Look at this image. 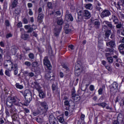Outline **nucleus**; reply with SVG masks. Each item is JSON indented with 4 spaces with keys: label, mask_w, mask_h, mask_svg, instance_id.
<instances>
[{
    "label": "nucleus",
    "mask_w": 124,
    "mask_h": 124,
    "mask_svg": "<svg viewBox=\"0 0 124 124\" xmlns=\"http://www.w3.org/2000/svg\"><path fill=\"white\" fill-rule=\"evenodd\" d=\"M16 105V106H21V105H24V106H28L29 105V103L25 102L23 104L19 102L17 100V99L16 97H10L9 96L7 99V101L6 104L8 107H11L13 104Z\"/></svg>",
    "instance_id": "1"
},
{
    "label": "nucleus",
    "mask_w": 124,
    "mask_h": 124,
    "mask_svg": "<svg viewBox=\"0 0 124 124\" xmlns=\"http://www.w3.org/2000/svg\"><path fill=\"white\" fill-rule=\"evenodd\" d=\"M57 25L54 29V35L56 37H58L60 35V32L62 29V25H63V19L62 17H58L56 19Z\"/></svg>",
    "instance_id": "2"
},
{
    "label": "nucleus",
    "mask_w": 124,
    "mask_h": 124,
    "mask_svg": "<svg viewBox=\"0 0 124 124\" xmlns=\"http://www.w3.org/2000/svg\"><path fill=\"white\" fill-rule=\"evenodd\" d=\"M38 110L40 111L42 114H46V113L48 112V110H49V106H48L47 102L45 101L40 102Z\"/></svg>",
    "instance_id": "3"
},
{
    "label": "nucleus",
    "mask_w": 124,
    "mask_h": 124,
    "mask_svg": "<svg viewBox=\"0 0 124 124\" xmlns=\"http://www.w3.org/2000/svg\"><path fill=\"white\" fill-rule=\"evenodd\" d=\"M78 16L83 17L84 19H90V18L92 17L91 13L87 10H85L82 11H80L79 13H78Z\"/></svg>",
    "instance_id": "4"
},
{
    "label": "nucleus",
    "mask_w": 124,
    "mask_h": 124,
    "mask_svg": "<svg viewBox=\"0 0 124 124\" xmlns=\"http://www.w3.org/2000/svg\"><path fill=\"white\" fill-rule=\"evenodd\" d=\"M23 95L25 97V100L28 102V103H30L31 101V99H32V97L31 96V92L29 90H26L24 92Z\"/></svg>",
    "instance_id": "5"
},
{
    "label": "nucleus",
    "mask_w": 124,
    "mask_h": 124,
    "mask_svg": "<svg viewBox=\"0 0 124 124\" xmlns=\"http://www.w3.org/2000/svg\"><path fill=\"white\" fill-rule=\"evenodd\" d=\"M24 29H25V30H28L27 31V33H31L33 31L36 30V26L35 25H25Z\"/></svg>",
    "instance_id": "6"
},
{
    "label": "nucleus",
    "mask_w": 124,
    "mask_h": 124,
    "mask_svg": "<svg viewBox=\"0 0 124 124\" xmlns=\"http://www.w3.org/2000/svg\"><path fill=\"white\" fill-rule=\"evenodd\" d=\"M44 64L47 67V69L49 70H51L52 69V65H51V63H50V61L48 60V57H45L43 60Z\"/></svg>",
    "instance_id": "7"
},
{
    "label": "nucleus",
    "mask_w": 124,
    "mask_h": 124,
    "mask_svg": "<svg viewBox=\"0 0 124 124\" xmlns=\"http://www.w3.org/2000/svg\"><path fill=\"white\" fill-rule=\"evenodd\" d=\"M111 15V12L109 10H103L101 14V17L102 18H104L105 17H109Z\"/></svg>",
    "instance_id": "8"
},
{
    "label": "nucleus",
    "mask_w": 124,
    "mask_h": 124,
    "mask_svg": "<svg viewBox=\"0 0 124 124\" xmlns=\"http://www.w3.org/2000/svg\"><path fill=\"white\" fill-rule=\"evenodd\" d=\"M45 78L47 80H54L55 79V76L53 74V73L48 72L46 74Z\"/></svg>",
    "instance_id": "9"
},
{
    "label": "nucleus",
    "mask_w": 124,
    "mask_h": 124,
    "mask_svg": "<svg viewBox=\"0 0 124 124\" xmlns=\"http://www.w3.org/2000/svg\"><path fill=\"white\" fill-rule=\"evenodd\" d=\"M8 65L13 66V63L9 60H6L4 63V67L9 70L10 69V67H8Z\"/></svg>",
    "instance_id": "10"
},
{
    "label": "nucleus",
    "mask_w": 124,
    "mask_h": 124,
    "mask_svg": "<svg viewBox=\"0 0 124 124\" xmlns=\"http://www.w3.org/2000/svg\"><path fill=\"white\" fill-rule=\"evenodd\" d=\"M106 45L108 46V47H110V48L113 49V48L116 47V41H115L114 40H111L108 42H107Z\"/></svg>",
    "instance_id": "11"
},
{
    "label": "nucleus",
    "mask_w": 124,
    "mask_h": 124,
    "mask_svg": "<svg viewBox=\"0 0 124 124\" xmlns=\"http://www.w3.org/2000/svg\"><path fill=\"white\" fill-rule=\"evenodd\" d=\"M103 24L107 25L108 28H110V29L112 30L113 31H115V26L112 24V22H109L108 21H104L103 22Z\"/></svg>",
    "instance_id": "12"
},
{
    "label": "nucleus",
    "mask_w": 124,
    "mask_h": 124,
    "mask_svg": "<svg viewBox=\"0 0 124 124\" xmlns=\"http://www.w3.org/2000/svg\"><path fill=\"white\" fill-rule=\"evenodd\" d=\"M65 15V19L68 22L69 21H71V22L73 21V17L72 16V15L70 14H68V11H66Z\"/></svg>",
    "instance_id": "13"
},
{
    "label": "nucleus",
    "mask_w": 124,
    "mask_h": 124,
    "mask_svg": "<svg viewBox=\"0 0 124 124\" xmlns=\"http://www.w3.org/2000/svg\"><path fill=\"white\" fill-rule=\"evenodd\" d=\"M51 88L53 93H60V90L59 89L57 84H55V83H53L52 85Z\"/></svg>",
    "instance_id": "14"
},
{
    "label": "nucleus",
    "mask_w": 124,
    "mask_h": 124,
    "mask_svg": "<svg viewBox=\"0 0 124 124\" xmlns=\"http://www.w3.org/2000/svg\"><path fill=\"white\" fill-rule=\"evenodd\" d=\"M115 90H118V83L117 82H114L111 84V86L110 88V93H113Z\"/></svg>",
    "instance_id": "15"
},
{
    "label": "nucleus",
    "mask_w": 124,
    "mask_h": 124,
    "mask_svg": "<svg viewBox=\"0 0 124 124\" xmlns=\"http://www.w3.org/2000/svg\"><path fill=\"white\" fill-rule=\"evenodd\" d=\"M49 121L50 124H56V123H57V119L53 115V114L49 116Z\"/></svg>",
    "instance_id": "16"
},
{
    "label": "nucleus",
    "mask_w": 124,
    "mask_h": 124,
    "mask_svg": "<svg viewBox=\"0 0 124 124\" xmlns=\"http://www.w3.org/2000/svg\"><path fill=\"white\" fill-rule=\"evenodd\" d=\"M112 20H113V22H114L115 25H117V24L119 23V19L115 15H113L111 17L109 18V21H112Z\"/></svg>",
    "instance_id": "17"
},
{
    "label": "nucleus",
    "mask_w": 124,
    "mask_h": 124,
    "mask_svg": "<svg viewBox=\"0 0 124 124\" xmlns=\"http://www.w3.org/2000/svg\"><path fill=\"white\" fill-rule=\"evenodd\" d=\"M111 30H107L105 32V41H110V40L108 39L109 36H110V34H111Z\"/></svg>",
    "instance_id": "18"
},
{
    "label": "nucleus",
    "mask_w": 124,
    "mask_h": 124,
    "mask_svg": "<svg viewBox=\"0 0 124 124\" xmlns=\"http://www.w3.org/2000/svg\"><path fill=\"white\" fill-rule=\"evenodd\" d=\"M65 32L67 34L71 31V29L69 28V24H65L64 28Z\"/></svg>",
    "instance_id": "19"
},
{
    "label": "nucleus",
    "mask_w": 124,
    "mask_h": 124,
    "mask_svg": "<svg viewBox=\"0 0 124 124\" xmlns=\"http://www.w3.org/2000/svg\"><path fill=\"white\" fill-rule=\"evenodd\" d=\"M93 25L94 26L96 29H99L100 26V22L98 20H94L93 21Z\"/></svg>",
    "instance_id": "20"
},
{
    "label": "nucleus",
    "mask_w": 124,
    "mask_h": 124,
    "mask_svg": "<svg viewBox=\"0 0 124 124\" xmlns=\"http://www.w3.org/2000/svg\"><path fill=\"white\" fill-rule=\"evenodd\" d=\"M33 88L36 89V90L38 91V92L41 90V87L39 86V84L36 81L34 82Z\"/></svg>",
    "instance_id": "21"
},
{
    "label": "nucleus",
    "mask_w": 124,
    "mask_h": 124,
    "mask_svg": "<svg viewBox=\"0 0 124 124\" xmlns=\"http://www.w3.org/2000/svg\"><path fill=\"white\" fill-rule=\"evenodd\" d=\"M39 93V96L40 98L42 99L43 98H45L46 96V94L45 93L42 91V90H40L39 91H38Z\"/></svg>",
    "instance_id": "22"
},
{
    "label": "nucleus",
    "mask_w": 124,
    "mask_h": 124,
    "mask_svg": "<svg viewBox=\"0 0 124 124\" xmlns=\"http://www.w3.org/2000/svg\"><path fill=\"white\" fill-rule=\"evenodd\" d=\"M43 18H44L43 14H38L37 21L40 23V24H41V23H42Z\"/></svg>",
    "instance_id": "23"
},
{
    "label": "nucleus",
    "mask_w": 124,
    "mask_h": 124,
    "mask_svg": "<svg viewBox=\"0 0 124 124\" xmlns=\"http://www.w3.org/2000/svg\"><path fill=\"white\" fill-rule=\"evenodd\" d=\"M72 98L75 102H77L80 100V96L78 95H74V96H72Z\"/></svg>",
    "instance_id": "24"
},
{
    "label": "nucleus",
    "mask_w": 124,
    "mask_h": 124,
    "mask_svg": "<svg viewBox=\"0 0 124 124\" xmlns=\"http://www.w3.org/2000/svg\"><path fill=\"white\" fill-rule=\"evenodd\" d=\"M118 49L121 54H124V44H121L119 46Z\"/></svg>",
    "instance_id": "25"
},
{
    "label": "nucleus",
    "mask_w": 124,
    "mask_h": 124,
    "mask_svg": "<svg viewBox=\"0 0 124 124\" xmlns=\"http://www.w3.org/2000/svg\"><path fill=\"white\" fill-rule=\"evenodd\" d=\"M13 70L14 71V75H17L18 74V65L17 64H15L14 65V68H13Z\"/></svg>",
    "instance_id": "26"
},
{
    "label": "nucleus",
    "mask_w": 124,
    "mask_h": 124,
    "mask_svg": "<svg viewBox=\"0 0 124 124\" xmlns=\"http://www.w3.org/2000/svg\"><path fill=\"white\" fill-rule=\"evenodd\" d=\"M18 4V1L17 0H14L13 1H12L11 7L12 8H15Z\"/></svg>",
    "instance_id": "27"
},
{
    "label": "nucleus",
    "mask_w": 124,
    "mask_h": 124,
    "mask_svg": "<svg viewBox=\"0 0 124 124\" xmlns=\"http://www.w3.org/2000/svg\"><path fill=\"white\" fill-rule=\"evenodd\" d=\"M15 87L16 88V89H18V90H23L24 89V86L19 83H16L15 84Z\"/></svg>",
    "instance_id": "28"
},
{
    "label": "nucleus",
    "mask_w": 124,
    "mask_h": 124,
    "mask_svg": "<svg viewBox=\"0 0 124 124\" xmlns=\"http://www.w3.org/2000/svg\"><path fill=\"white\" fill-rule=\"evenodd\" d=\"M96 105H98V106H100L102 107V108H105L107 106V104L105 102L100 103L96 104Z\"/></svg>",
    "instance_id": "29"
},
{
    "label": "nucleus",
    "mask_w": 124,
    "mask_h": 124,
    "mask_svg": "<svg viewBox=\"0 0 124 124\" xmlns=\"http://www.w3.org/2000/svg\"><path fill=\"white\" fill-rule=\"evenodd\" d=\"M21 38L24 39V40H28V38H29V34L27 33H24L21 35Z\"/></svg>",
    "instance_id": "30"
},
{
    "label": "nucleus",
    "mask_w": 124,
    "mask_h": 124,
    "mask_svg": "<svg viewBox=\"0 0 124 124\" xmlns=\"http://www.w3.org/2000/svg\"><path fill=\"white\" fill-rule=\"evenodd\" d=\"M124 118L123 117V116L122 115L119 114L117 116V121L119 122H120V123H123L124 122Z\"/></svg>",
    "instance_id": "31"
},
{
    "label": "nucleus",
    "mask_w": 124,
    "mask_h": 124,
    "mask_svg": "<svg viewBox=\"0 0 124 124\" xmlns=\"http://www.w3.org/2000/svg\"><path fill=\"white\" fill-rule=\"evenodd\" d=\"M11 107V109L10 110V112L11 113V114H14V115H15V113H14V112H16V108H14V107L12 106V105L11 107Z\"/></svg>",
    "instance_id": "32"
},
{
    "label": "nucleus",
    "mask_w": 124,
    "mask_h": 124,
    "mask_svg": "<svg viewBox=\"0 0 124 124\" xmlns=\"http://www.w3.org/2000/svg\"><path fill=\"white\" fill-rule=\"evenodd\" d=\"M85 8L86 9H93V5L91 3L86 4L85 6Z\"/></svg>",
    "instance_id": "33"
},
{
    "label": "nucleus",
    "mask_w": 124,
    "mask_h": 124,
    "mask_svg": "<svg viewBox=\"0 0 124 124\" xmlns=\"http://www.w3.org/2000/svg\"><path fill=\"white\" fill-rule=\"evenodd\" d=\"M17 49H18V47L17 46H13L11 49V51L12 53H14L15 54H16V52H17Z\"/></svg>",
    "instance_id": "34"
},
{
    "label": "nucleus",
    "mask_w": 124,
    "mask_h": 124,
    "mask_svg": "<svg viewBox=\"0 0 124 124\" xmlns=\"http://www.w3.org/2000/svg\"><path fill=\"white\" fill-rule=\"evenodd\" d=\"M113 51H114V49L113 48H111V47H108L105 50V52H107V53H112Z\"/></svg>",
    "instance_id": "35"
},
{
    "label": "nucleus",
    "mask_w": 124,
    "mask_h": 124,
    "mask_svg": "<svg viewBox=\"0 0 124 124\" xmlns=\"http://www.w3.org/2000/svg\"><path fill=\"white\" fill-rule=\"evenodd\" d=\"M12 70H6L5 71V75H6V76H8V77H10V76H11V75H10V72L12 71Z\"/></svg>",
    "instance_id": "36"
},
{
    "label": "nucleus",
    "mask_w": 124,
    "mask_h": 124,
    "mask_svg": "<svg viewBox=\"0 0 124 124\" xmlns=\"http://www.w3.org/2000/svg\"><path fill=\"white\" fill-rule=\"evenodd\" d=\"M121 64V60H116V62L115 63V65L117 67H120Z\"/></svg>",
    "instance_id": "37"
},
{
    "label": "nucleus",
    "mask_w": 124,
    "mask_h": 124,
    "mask_svg": "<svg viewBox=\"0 0 124 124\" xmlns=\"http://www.w3.org/2000/svg\"><path fill=\"white\" fill-rule=\"evenodd\" d=\"M32 67H37L38 66V63L36 62H33L31 63Z\"/></svg>",
    "instance_id": "38"
},
{
    "label": "nucleus",
    "mask_w": 124,
    "mask_h": 124,
    "mask_svg": "<svg viewBox=\"0 0 124 124\" xmlns=\"http://www.w3.org/2000/svg\"><path fill=\"white\" fill-rule=\"evenodd\" d=\"M25 65H26L28 67H30L31 65V63L30 62L26 61L24 62Z\"/></svg>",
    "instance_id": "39"
},
{
    "label": "nucleus",
    "mask_w": 124,
    "mask_h": 124,
    "mask_svg": "<svg viewBox=\"0 0 124 124\" xmlns=\"http://www.w3.org/2000/svg\"><path fill=\"white\" fill-rule=\"evenodd\" d=\"M72 96H74V95H76V91H75V88H73L72 89Z\"/></svg>",
    "instance_id": "40"
},
{
    "label": "nucleus",
    "mask_w": 124,
    "mask_h": 124,
    "mask_svg": "<svg viewBox=\"0 0 124 124\" xmlns=\"http://www.w3.org/2000/svg\"><path fill=\"white\" fill-rule=\"evenodd\" d=\"M29 57L31 59V60H33L34 59V55L32 53H30L29 54Z\"/></svg>",
    "instance_id": "41"
},
{
    "label": "nucleus",
    "mask_w": 124,
    "mask_h": 124,
    "mask_svg": "<svg viewBox=\"0 0 124 124\" xmlns=\"http://www.w3.org/2000/svg\"><path fill=\"white\" fill-rule=\"evenodd\" d=\"M59 122L61 123V124H63L64 123V119H63V117H60L59 119Z\"/></svg>",
    "instance_id": "42"
},
{
    "label": "nucleus",
    "mask_w": 124,
    "mask_h": 124,
    "mask_svg": "<svg viewBox=\"0 0 124 124\" xmlns=\"http://www.w3.org/2000/svg\"><path fill=\"white\" fill-rule=\"evenodd\" d=\"M22 23L23 24H29V20H28V19L26 18H23L22 19Z\"/></svg>",
    "instance_id": "43"
},
{
    "label": "nucleus",
    "mask_w": 124,
    "mask_h": 124,
    "mask_svg": "<svg viewBox=\"0 0 124 124\" xmlns=\"http://www.w3.org/2000/svg\"><path fill=\"white\" fill-rule=\"evenodd\" d=\"M108 62L109 63H112L113 62V58L112 57H108L107 58Z\"/></svg>",
    "instance_id": "44"
},
{
    "label": "nucleus",
    "mask_w": 124,
    "mask_h": 124,
    "mask_svg": "<svg viewBox=\"0 0 124 124\" xmlns=\"http://www.w3.org/2000/svg\"><path fill=\"white\" fill-rule=\"evenodd\" d=\"M64 105H65L66 106H69L70 107V104H69V102L68 100H66L64 101Z\"/></svg>",
    "instance_id": "45"
},
{
    "label": "nucleus",
    "mask_w": 124,
    "mask_h": 124,
    "mask_svg": "<svg viewBox=\"0 0 124 124\" xmlns=\"http://www.w3.org/2000/svg\"><path fill=\"white\" fill-rule=\"evenodd\" d=\"M28 14L30 15V16H32V15H33V12H32L31 9H29Z\"/></svg>",
    "instance_id": "46"
},
{
    "label": "nucleus",
    "mask_w": 124,
    "mask_h": 124,
    "mask_svg": "<svg viewBox=\"0 0 124 124\" xmlns=\"http://www.w3.org/2000/svg\"><path fill=\"white\" fill-rule=\"evenodd\" d=\"M5 25L6 27H9L10 26V23L8 20H6L5 21Z\"/></svg>",
    "instance_id": "47"
},
{
    "label": "nucleus",
    "mask_w": 124,
    "mask_h": 124,
    "mask_svg": "<svg viewBox=\"0 0 124 124\" xmlns=\"http://www.w3.org/2000/svg\"><path fill=\"white\" fill-rule=\"evenodd\" d=\"M5 113L6 116H8V117H9V116H12V113H9V111H8V109H6L5 110Z\"/></svg>",
    "instance_id": "48"
},
{
    "label": "nucleus",
    "mask_w": 124,
    "mask_h": 124,
    "mask_svg": "<svg viewBox=\"0 0 124 124\" xmlns=\"http://www.w3.org/2000/svg\"><path fill=\"white\" fill-rule=\"evenodd\" d=\"M98 92L99 94H100V95L102 94L103 92V88H100L98 90Z\"/></svg>",
    "instance_id": "49"
},
{
    "label": "nucleus",
    "mask_w": 124,
    "mask_h": 124,
    "mask_svg": "<svg viewBox=\"0 0 124 124\" xmlns=\"http://www.w3.org/2000/svg\"><path fill=\"white\" fill-rule=\"evenodd\" d=\"M38 14H42V8L39 7L38 10Z\"/></svg>",
    "instance_id": "50"
},
{
    "label": "nucleus",
    "mask_w": 124,
    "mask_h": 124,
    "mask_svg": "<svg viewBox=\"0 0 124 124\" xmlns=\"http://www.w3.org/2000/svg\"><path fill=\"white\" fill-rule=\"evenodd\" d=\"M116 29H121L122 28V24L118 23L116 25Z\"/></svg>",
    "instance_id": "51"
},
{
    "label": "nucleus",
    "mask_w": 124,
    "mask_h": 124,
    "mask_svg": "<svg viewBox=\"0 0 124 124\" xmlns=\"http://www.w3.org/2000/svg\"><path fill=\"white\" fill-rule=\"evenodd\" d=\"M28 76H29V77H33L34 76V73L32 72H30L29 73Z\"/></svg>",
    "instance_id": "52"
},
{
    "label": "nucleus",
    "mask_w": 124,
    "mask_h": 124,
    "mask_svg": "<svg viewBox=\"0 0 124 124\" xmlns=\"http://www.w3.org/2000/svg\"><path fill=\"white\" fill-rule=\"evenodd\" d=\"M89 89L91 91H94V86L93 85H91L90 86Z\"/></svg>",
    "instance_id": "53"
},
{
    "label": "nucleus",
    "mask_w": 124,
    "mask_h": 124,
    "mask_svg": "<svg viewBox=\"0 0 124 124\" xmlns=\"http://www.w3.org/2000/svg\"><path fill=\"white\" fill-rule=\"evenodd\" d=\"M18 28H22V27H23V25L22 24V22L20 21L19 22H18L17 23V25Z\"/></svg>",
    "instance_id": "54"
},
{
    "label": "nucleus",
    "mask_w": 124,
    "mask_h": 124,
    "mask_svg": "<svg viewBox=\"0 0 124 124\" xmlns=\"http://www.w3.org/2000/svg\"><path fill=\"white\" fill-rule=\"evenodd\" d=\"M62 66L63 68H65V69H66V70H69L68 67H67V66H66V65H65V64H63L62 65Z\"/></svg>",
    "instance_id": "55"
},
{
    "label": "nucleus",
    "mask_w": 124,
    "mask_h": 124,
    "mask_svg": "<svg viewBox=\"0 0 124 124\" xmlns=\"http://www.w3.org/2000/svg\"><path fill=\"white\" fill-rule=\"evenodd\" d=\"M55 14L57 16H61V15L62 14V13H61V12L60 11H58L55 13Z\"/></svg>",
    "instance_id": "56"
},
{
    "label": "nucleus",
    "mask_w": 124,
    "mask_h": 124,
    "mask_svg": "<svg viewBox=\"0 0 124 124\" xmlns=\"http://www.w3.org/2000/svg\"><path fill=\"white\" fill-rule=\"evenodd\" d=\"M106 68L108 71H112V68L109 66H106Z\"/></svg>",
    "instance_id": "57"
},
{
    "label": "nucleus",
    "mask_w": 124,
    "mask_h": 124,
    "mask_svg": "<svg viewBox=\"0 0 124 124\" xmlns=\"http://www.w3.org/2000/svg\"><path fill=\"white\" fill-rule=\"evenodd\" d=\"M47 7H48V8H51V7H52V3L48 2L47 3Z\"/></svg>",
    "instance_id": "58"
},
{
    "label": "nucleus",
    "mask_w": 124,
    "mask_h": 124,
    "mask_svg": "<svg viewBox=\"0 0 124 124\" xmlns=\"http://www.w3.org/2000/svg\"><path fill=\"white\" fill-rule=\"evenodd\" d=\"M103 29L106 30L108 29V27L105 24H103Z\"/></svg>",
    "instance_id": "59"
},
{
    "label": "nucleus",
    "mask_w": 124,
    "mask_h": 124,
    "mask_svg": "<svg viewBox=\"0 0 124 124\" xmlns=\"http://www.w3.org/2000/svg\"><path fill=\"white\" fill-rule=\"evenodd\" d=\"M27 6L29 8H31L32 7V4L31 3H28Z\"/></svg>",
    "instance_id": "60"
},
{
    "label": "nucleus",
    "mask_w": 124,
    "mask_h": 124,
    "mask_svg": "<svg viewBox=\"0 0 124 124\" xmlns=\"http://www.w3.org/2000/svg\"><path fill=\"white\" fill-rule=\"evenodd\" d=\"M6 38H9V37H12V34L8 33L6 36Z\"/></svg>",
    "instance_id": "61"
},
{
    "label": "nucleus",
    "mask_w": 124,
    "mask_h": 124,
    "mask_svg": "<svg viewBox=\"0 0 124 124\" xmlns=\"http://www.w3.org/2000/svg\"><path fill=\"white\" fill-rule=\"evenodd\" d=\"M32 34L33 36H34V37H37L38 36L37 33H36L35 31H33Z\"/></svg>",
    "instance_id": "62"
},
{
    "label": "nucleus",
    "mask_w": 124,
    "mask_h": 124,
    "mask_svg": "<svg viewBox=\"0 0 124 124\" xmlns=\"http://www.w3.org/2000/svg\"><path fill=\"white\" fill-rule=\"evenodd\" d=\"M0 46H1V47H4L5 45H4V43L2 41L0 42Z\"/></svg>",
    "instance_id": "63"
},
{
    "label": "nucleus",
    "mask_w": 124,
    "mask_h": 124,
    "mask_svg": "<svg viewBox=\"0 0 124 124\" xmlns=\"http://www.w3.org/2000/svg\"><path fill=\"white\" fill-rule=\"evenodd\" d=\"M113 124H120V122L118 121L117 120H115L113 122Z\"/></svg>",
    "instance_id": "64"
}]
</instances>
